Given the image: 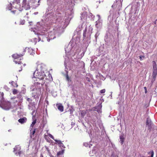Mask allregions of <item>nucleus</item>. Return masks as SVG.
<instances>
[{
  "label": "nucleus",
  "mask_w": 157,
  "mask_h": 157,
  "mask_svg": "<svg viewBox=\"0 0 157 157\" xmlns=\"http://www.w3.org/2000/svg\"><path fill=\"white\" fill-rule=\"evenodd\" d=\"M64 10L63 7L59 5L58 6L56 10L53 11V10H49L47 9L45 15L43 17L44 25L40 22L37 23L36 28L34 29L31 28V31H33L35 34V30L38 31L36 33L38 35L39 41L41 39L47 38V41L49 42L50 40L54 39L56 36H59L61 34L62 28L61 27H55L53 31L50 32H47L46 31L48 28V26L51 25L52 23L56 22L57 21L59 22H63L64 26L66 27L69 24L70 20L73 17L74 12L73 10L70 9L66 10L65 13L64 18L63 17Z\"/></svg>",
  "instance_id": "f257e3e1"
},
{
  "label": "nucleus",
  "mask_w": 157,
  "mask_h": 157,
  "mask_svg": "<svg viewBox=\"0 0 157 157\" xmlns=\"http://www.w3.org/2000/svg\"><path fill=\"white\" fill-rule=\"evenodd\" d=\"M71 50L69 52H67L65 53L67 55H68L67 54H68L69 53V56H66L65 58L64 61V66L65 67V71L66 72V80L68 82L71 81V79L69 78L68 75V71H67V68L66 67V64L67 62L68 59L70 58H71V59L74 61H75L76 60H77L78 59H79L82 58V54H80V49L78 48V47H76V48L75 47V48H71Z\"/></svg>",
  "instance_id": "f03ea898"
},
{
  "label": "nucleus",
  "mask_w": 157,
  "mask_h": 157,
  "mask_svg": "<svg viewBox=\"0 0 157 157\" xmlns=\"http://www.w3.org/2000/svg\"><path fill=\"white\" fill-rule=\"evenodd\" d=\"M80 32L74 33V34L73 37V39L69 42L67 46L65 48V51L67 53L69 52L71 50V48H75V47H78L80 40Z\"/></svg>",
  "instance_id": "7ed1b4c3"
},
{
  "label": "nucleus",
  "mask_w": 157,
  "mask_h": 157,
  "mask_svg": "<svg viewBox=\"0 0 157 157\" xmlns=\"http://www.w3.org/2000/svg\"><path fill=\"white\" fill-rule=\"evenodd\" d=\"M92 28L89 26L86 27L83 33V41L84 46L86 48L90 43V36L92 33Z\"/></svg>",
  "instance_id": "20e7f679"
},
{
  "label": "nucleus",
  "mask_w": 157,
  "mask_h": 157,
  "mask_svg": "<svg viewBox=\"0 0 157 157\" xmlns=\"http://www.w3.org/2000/svg\"><path fill=\"white\" fill-rule=\"evenodd\" d=\"M42 84L38 82H35L30 87L32 91V96L34 98H37L41 93V86Z\"/></svg>",
  "instance_id": "39448f33"
},
{
  "label": "nucleus",
  "mask_w": 157,
  "mask_h": 157,
  "mask_svg": "<svg viewBox=\"0 0 157 157\" xmlns=\"http://www.w3.org/2000/svg\"><path fill=\"white\" fill-rule=\"evenodd\" d=\"M4 93L0 92V107L5 110H9L11 108L10 102L3 98Z\"/></svg>",
  "instance_id": "423d86ee"
},
{
  "label": "nucleus",
  "mask_w": 157,
  "mask_h": 157,
  "mask_svg": "<svg viewBox=\"0 0 157 157\" xmlns=\"http://www.w3.org/2000/svg\"><path fill=\"white\" fill-rule=\"evenodd\" d=\"M33 78L36 79L35 80L38 81L39 80H42L44 79V77H45L44 72L41 71L38 73V71L36 70V71L33 73Z\"/></svg>",
  "instance_id": "0eeeda50"
},
{
  "label": "nucleus",
  "mask_w": 157,
  "mask_h": 157,
  "mask_svg": "<svg viewBox=\"0 0 157 157\" xmlns=\"http://www.w3.org/2000/svg\"><path fill=\"white\" fill-rule=\"evenodd\" d=\"M109 33H106L104 37V40L105 42V44L109 45L111 44L113 41V36L112 35H109Z\"/></svg>",
  "instance_id": "6e6552de"
},
{
  "label": "nucleus",
  "mask_w": 157,
  "mask_h": 157,
  "mask_svg": "<svg viewBox=\"0 0 157 157\" xmlns=\"http://www.w3.org/2000/svg\"><path fill=\"white\" fill-rule=\"evenodd\" d=\"M25 52V50L24 49L23 52L21 54L18 55L17 54H15L12 55V57L14 59V60L13 61L16 64L18 63L19 64L21 63V62L20 60H21V59H19L18 58L23 56L24 55Z\"/></svg>",
  "instance_id": "1a4fd4ad"
},
{
  "label": "nucleus",
  "mask_w": 157,
  "mask_h": 157,
  "mask_svg": "<svg viewBox=\"0 0 157 157\" xmlns=\"http://www.w3.org/2000/svg\"><path fill=\"white\" fill-rule=\"evenodd\" d=\"M152 67L153 68L152 77L153 78L155 79L157 75V65L155 62L154 61H152Z\"/></svg>",
  "instance_id": "9d476101"
},
{
  "label": "nucleus",
  "mask_w": 157,
  "mask_h": 157,
  "mask_svg": "<svg viewBox=\"0 0 157 157\" xmlns=\"http://www.w3.org/2000/svg\"><path fill=\"white\" fill-rule=\"evenodd\" d=\"M153 125L151 119L149 117H147V119L146 127H147L148 129L150 130L152 128Z\"/></svg>",
  "instance_id": "9b49d317"
},
{
  "label": "nucleus",
  "mask_w": 157,
  "mask_h": 157,
  "mask_svg": "<svg viewBox=\"0 0 157 157\" xmlns=\"http://www.w3.org/2000/svg\"><path fill=\"white\" fill-rule=\"evenodd\" d=\"M22 7L24 8L26 10H29L31 8L30 5L27 2V0H23Z\"/></svg>",
  "instance_id": "f8f14e48"
},
{
  "label": "nucleus",
  "mask_w": 157,
  "mask_h": 157,
  "mask_svg": "<svg viewBox=\"0 0 157 157\" xmlns=\"http://www.w3.org/2000/svg\"><path fill=\"white\" fill-rule=\"evenodd\" d=\"M20 149L21 147L19 145L16 146L14 148L13 152L17 155H20L21 153V151H20Z\"/></svg>",
  "instance_id": "ddd939ff"
},
{
  "label": "nucleus",
  "mask_w": 157,
  "mask_h": 157,
  "mask_svg": "<svg viewBox=\"0 0 157 157\" xmlns=\"http://www.w3.org/2000/svg\"><path fill=\"white\" fill-rule=\"evenodd\" d=\"M47 123V121L45 118L43 117L42 120L41 122V125L40 126L41 129H43L45 126V125Z\"/></svg>",
  "instance_id": "4468645a"
},
{
  "label": "nucleus",
  "mask_w": 157,
  "mask_h": 157,
  "mask_svg": "<svg viewBox=\"0 0 157 157\" xmlns=\"http://www.w3.org/2000/svg\"><path fill=\"white\" fill-rule=\"evenodd\" d=\"M101 107L102 105L101 104H99L98 106L94 108V110L97 111L99 113H101Z\"/></svg>",
  "instance_id": "2eb2a0df"
},
{
  "label": "nucleus",
  "mask_w": 157,
  "mask_h": 157,
  "mask_svg": "<svg viewBox=\"0 0 157 157\" xmlns=\"http://www.w3.org/2000/svg\"><path fill=\"white\" fill-rule=\"evenodd\" d=\"M97 16L98 17V19L96 21L95 25L97 28H99L101 26L102 22L99 20L101 18L100 15H97Z\"/></svg>",
  "instance_id": "dca6fc26"
},
{
  "label": "nucleus",
  "mask_w": 157,
  "mask_h": 157,
  "mask_svg": "<svg viewBox=\"0 0 157 157\" xmlns=\"http://www.w3.org/2000/svg\"><path fill=\"white\" fill-rule=\"evenodd\" d=\"M35 102L29 103L28 105V109L31 110H33L36 108L35 107Z\"/></svg>",
  "instance_id": "f3484780"
},
{
  "label": "nucleus",
  "mask_w": 157,
  "mask_h": 157,
  "mask_svg": "<svg viewBox=\"0 0 157 157\" xmlns=\"http://www.w3.org/2000/svg\"><path fill=\"white\" fill-rule=\"evenodd\" d=\"M81 20L83 21L85 20L87 18L86 13L85 12H83L81 14V16L80 17Z\"/></svg>",
  "instance_id": "a211bd4d"
},
{
  "label": "nucleus",
  "mask_w": 157,
  "mask_h": 157,
  "mask_svg": "<svg viewBox=\"0 0 157 157\" xmlns=\"http://www.w3.org/2000/svg\"><path fill=\"white\" fill-rule=\"evenodd\" d=\"M27 2L30 5V7L34 6V4L36 2V0H27Z\"/></svg>",
  "instance_id": "6ab92c4d"
},
{
  "label": "nucleus",
  "mask_w": 157,
  "mask_h": 157,
  "mask_svg": "<svg viewBox=\"0 0 157 157\" xmlns=\"http://www.w3.org/2000/svg\"><path fill=\"white\" fill-rule=\"evenodd\" d=\"M56 106H57L59 110L61 112H62L63 111V107L61 104H57L56 105Z\"/></svg>",
  "instance_id": "aec40b11"
},
{
  "label": "nucleus",
  "mask_w": 157,
  "mask_h": 157,
  "mask_svg": "<svg viewBox=\"0 0 157 157\" xmlns=\"http://www.w3.org/2000/svg\"><path fill=\"white\" fill-rule=\"evenodd\" d=\"M27 121V118L25 117L20 118L18 120V121L21 124H23L26 122Z\"/></svg>",
  "instance_id": "412c9836"
},
{
  "label": "nucleus",
  "mask_w": 157,
  "mask_h": 157,
  "mask_svg": "<svg viewBox=\"0 0 157 157\" xmlns=\"http://www.w3.org/2000/svg\"><path fill=\"white\" fill-rule=\"evenodd\" d=\"M23 100V98L22 96L20 95H18L17 98L15 100L16 102H21Z\"/></svg>",
  "instance_id": "4be33fe9"
},
{
  "label": "nucleus",
  "mask_w": 157,
  "mask_h": 157,
  "mask_svg": "<svg viewBox=\"0 0 157 157\" xmlns=\"http://www.w3.org/2000/svg\"><path fill=\"white\" fill-rule=\"evenodd\" d=\"M30 129V137H32L33 136V135L36 132V129H33L31 128Z\"/></svg>",
  "instance_id": "5701e85b"
},
{
  "label": "nucleus",
  "mask_w": 157,
  "mask_h": 157,
  "mask_svg": "<svg viewBox=\"0 0 157 157\" xmlns=\"http://www.w3.org/2000/svg\"><path fill=\"white\" fill-rule=\"evenodd\" d=\"M20 0H15L13 2H12L13 4V6L15 8H18V7L17 6H14V5H15V3L17 4H18L20 3Z\"/></svg>",
  "instance_id": "b1692460"
},
{
  "label": "nucleus",
  "mask_w": 157,
  "mask_h": 157,
  "mask_svg": "<svg viewBox=\"0 0 157 157\" xmlns=\"http://www.w3.org/2000/svg\"><path fill=\"white\" fill-rule=\"evenodd\" d=\"M82 29V25H78L76 30V31L74 33H77L80 32V31Z\"/></svg>",
  "instance_id": "393cba45"
},
{
  "label": "nucleus",
  "mask_w": 157,
  "mask_h": 157,
  "mask_svg": "<svg viewBox=\"0 0 157 157\" xmlns=\"http://www.w3.org/2000/svg\"><path fill=\"white\" fill-rule=\"evenodd\" d=\"M64 152V150H62L57 152V157H62L61 156L63 155Z\"/></svg>",
  "instance_id": "a878e982"
},
{
  "label": "nucleus",
  "mask_w": 157,
  "mask_h": 157,
  "mask_svg": "<svg viewBox=\"0 0 157 157\" xmlns=\"http://www.w3.org/2000/svg\"><path fill=\"white\" fill-rule=\"evenodd\" d=\"M45 139L47 142H49L51 144H52L53 145V144L54 143L53 141L51 140L50 138H45Z\"/></svg>",
  "instance_id": "bb28decb"
},
{
  "label": "nucleus",
  "mask_w": 157,
  "mask_h": 157,
  "mask_svg": "<svg viewBox=\"0 0 157 157\" xmlns=\"http://www.w3.org/2000/svg\"><path fill=\"white\" fill-rule=\"evenodd\" d=\"M36 120H34L32 122V124H31V125L30 126V129H31V128H33V127L34 126V125H35V123H36Z\"/></svg>",
  "instance_id": "cd10ccee"
},
{
  "label": "nucleus",
  "mask_w": 157,
  "mask_h": 157,
  "mask_svg": "<svg viewBox=\"0 0 157 157\" xmlns=\"http://www.w3.org/2000/svg\"><path fill=\"white\" fill-rule=\"evenodd\" d=\"M53 139V140L55 141L56 143V144H62V143L61 141L59 140H55L54 138H52Z\"/></svg>",
  "instance_id": "c85d7f7f"
},
{
  "label": "nucleus",
  "mask_w": 157,
  "mask_h": 157,
  "mask_svg": "<svg viewBox=\"0 0 157 157\" xmlns=\"http://www.w3.org/2000/svg\"><path fill=\"white\" fill-rule=\"evenodd\" d=\"M48 136L50 137H53L51 134L48 133V132H47L46 133H45V134L44 137H46V136Z\"/></svg>",
  "instance_id": "c756f323"
},
{
  "label": "nucleus",
  "mask_w": 157,
  "mask_h": 157,
  "mask_svg": "<svg viewBox=\"0 0 157 157\" xmlns=\"http://www.w3.org/2000/svg\"><path fill=\"white\" fill-rule=\"evenodd\" d=\"M12 4L11 3H10V4L8 5L7 7L9 10H11L12 9Z\"/></svg>",
  "instance_id": "7c9ffc66"
},
{
  "label": "nucleus",
  "mask_w": 157,
  "mask_h": 157,
  "mask_svg": "<svg viewBox=\"0 0 157 157\" xmlns=\"http://www.w3.org/2000/svg\"><path fill=\"white\" fill-rule=\"evenodd\" d=\"M99 34L100 33L98 32H97L95 34V37L96 41H97V37L99 36Z\"/></svg>",
  "instance_id": "2f4dec72"
},
{
  "label": "nucleus",
  "mask_w": 157,
  "mask_h": 157,
  "mask_svg": "<svg viewBox=\"0 0 157 157\" xmlns=\"http://www.w3.org/2000/svg\"><path fill=\"white\" fill-rule=\"evenodd\" d=\"M124 140V138H120V141L121 144H122L123 143Z\"/></svg>",
  "instance_id": "473e14b6"
},
{
  "label": "nucleus",
  "mask_w": 157,
  "mask_h": 157,
  "mask_svg": "<svg viewBox=\"0 0 157 157\" xmlns=\"http://www.w3.org/2000/svg\"><path fill=\"white\" fill-rule=\"evenodd\" d=\"M13 93L14 94H17V90L15 89H13Z\"/></svg>",
  "instance_id": "72a5a7b5"
},
{
  "label": "nucleus",
  "mask_w": 157,
  "mask_h": 157,
  "mask_svg": "<svg viewBox=\"0 0 157 157\" xmlns=\"http://www.w3.org/2000/svg\"><path fill=\"white\" fill-rule=\"evenodd\" d=\"M151 154V156H148L147 157H153L154 156V152L153 151H151L150 152Z\"/></svg>",
  "instance_id": "f704fd0d"
},
{
  "label": "nucleus",
  "mask_w": 157,
  "mask_h": 157,
  "mask_svg": "<svg viewBox=\"0 0 157 157\" xmlns=\"http://www.w3.org/2000/svg\"><path fill=\"white\" fill-rule=\"evenodd\" d=\"M25 22V21L24 20H21L20 21V24L21 25H24Z\"/></svg>",
  "instance_id": "c9c22d12"
},
{
  "label": "nucleus",
  "mask_w": 157,
  "mask_h": 157,
  "mask_svg": "<svg viewBox=\"0 0 157 157\" xmlns=\"http://www.w3.org/2000/svg\"><path fill=\"white\" fill-rule=\"evenodd\" d=\"M105 89H103L102 90H101L100 91V93L101 94L104 93H105Z\"/></svg>",
  "instance_id": "e433bc0d"
},
{
  "label": "nucleus",
  "mask_w": 157,
  "mask_h": 157,
  "mask_svg": "<svg viewBox=\"0 0 157 157\" xmlns=\"http://www.w3.org/2000/svg\"><path fill=\"white\" fill-rule=\"evenodd\" d=\"M84 145L85 147H88V146L90 147L89 144L88 143H84Z\"/></svg>",
  "instance_id": "4c0bfd02"
},
{
  "label": "nucleus",
  "mask_w": 157,
  "mask_h": 157,
  "mask_svg": "<svg viewBox=\"0 0 157 157\" xmlns=\"http://www.w3.org/2000/svg\"><path fill=\"white\" fill-rule=\"evenodd\" d=\"M4 88L7 91L9 89V88L6 86H5L4 87Z\"/></svg>",
  "instance_id": "58836bf2"
},
{
  "label": "nucleus",
  "mask_w": 157,
  "mask_h": 157,
  "mask_svg": "<svg viewBox=\"0 0 157 157\" xmlns=\"http://www.w3.org/2000/svg\"><path fill=\"white\" fill-rule=\"evenodd\" d=\"M86 81H88V82H90V79L88 77H86Z\"/></svg>",
  "instance_id": "ea45409f"
},
{
  "label": "nucleus",
  "mask_w": 157,
  "mask_h": 157,
  "mask_svg": "<svg viewBox=\"0 0 157 157\" xmlns=\"http://www.w3.org/2000/svg\"><path fill=\"white\" fill-rule=\"evenodd\" d=\"M144 56H140V60H142L144 58Z\"/></svg>",
  "instance_id": "a19ab883"
},
{
  "label": "nucleus",
  "mask_w": 157,
  "mask_h": 157,
  "mask_svg": "<svg viewBox=\"0 0 157 157\" xmlns=\"http://www.w3.org/2000/svg\"><path fill=\"white\" fill-rule=\"evenodd\" d=\"M144 89L145 90V93L146 94L147 93V88L145 86L144 87Z\"/></svg>",
  "instance_id": "79ce46f5"
},
{
  "label": "nucleus",
  "mask_w": 157,
  "mask_h": 157,
  "mask_svg": "<svg viewBox=\"0 0 157 157\" xmlns=\"http://www.w3.org/2000/svg\"><path fill=\"white\" fill-rule=\"evenodd\" d=\"M95 149H94L92 150V152L94 154H96V152L95 151Z\"/></svg>",
  "instance_id": "37998d69"
},
{
  "label": "nucleus",
  "mask_w": 157,
  "mask_h": 157,
  "mask_svg": "<svg viewBox=\"0 0 157 157\" xmlns=\"http://www.w3.org/2000/svg\"><path fill=\"white\" fill-rule=\"evenodd\" d=\"M35 113V110H33V112H32V115L33 116H35V115L34 114V113Z\"/></svg>",
  "instance_id": "c03bdc74"
},
{
  "label": "nucleus",
  "mask_w": 157,
  "mask_h": 157,
  "mask_svg": "<svg viewBox=\"0 0 157 157\" xmlns=\"http://www.w3.org/2000/svg\"><path fill=\"white\" fill-rule=\"evenodd\" d=\"M116 5V3H114L112 6V8H113V7H114Z\"/></svg>",
  "instance_id": "a18cd8bd"
},
{
  "label": "nucleus",
  "mask_w": 157,
  "mask_h": 157,
  "mask_svg": "<svg viewBox=\"0 0 157 157\" xmlns=\"http://www.w3.org/2000/svg\"><path fill=\"white\" fill-rule=\"evenodd\" d=\"M27 100L28 101H31L30 98H28L27 99Z\"/></svg>",
  "instance_id": "49530a36"
},
{
  "label": "nucleus",
  "mask_w": 157,
  "mask_h": 157,
  "mask_svg": "<svg viewBox=\"0 0 157 157\" xmlns=\"http://www.w3.org/2000/svg\"><path fill=\"white\" fill-rule=\"evenodd\" d=\"M60 146H62L63 147H65L64 146V145L63 144V143H62V144H60Z\"/></svg>",
  "instance_id": "de8ad7c7"
},
{
  "label": "nucleus",
  "mask_w": 157,
  "mask_h": 157,
  "mask_svg": "<svg viewBox=\"0 0 157 157\" xmlns=\"http://www.w3.org/2000/svg\"><path fill=\"white\" fill-rule=\"evenodd\" d=\"M16 10H13V11H11V12H12L13 13V14H15V12H16Z\"/></svg>",
  "instance_id": "09e8293b"
},
{
  "label": "nucleus",
  "mask_w": 157,
  "mask_h": 157,
  "mask_svg": "<svg viewBox=\"0 0 157 157\" xmlns=\"http://www.w3.org/2000/svg\"><path fill=\"white\" fill-rule=\"evenodd\" d=\"M156 21H156V20L155 21H154L153 22V24H154V25H155V24H156Z\"/></svg>",
  "instance_id": "8fccbe9b"
},
{
  "label": "nucleus",
  "mask_w": 157,
  "mask_h": 157,
  "mask_svg": "<svg viewBox=\"0 0 157 157\" xmlns=\"http://www.w3.org/2000/svg\"><path fill=\"white\" fill-rule=\"evenodd\" d=\"M38 14V12H36L34 13L33 14L34 15H37Z\"/></svg>",
  "instance_id": "3c124183"
},
{
  "label": "nucleus",
  "mask_w": 157,
  "mask_h": 157,
  "mask_svg": "<svg viewBox=\"0 0 157 157\" xmlns=\"http://www.w3.org/2000/svg\"><path fill=\"white\" fill-rule=\"evenodd\" d=\"M92 13H90V16H92Z\"/></svg>",
  "instance_id": "603ef678"
},
{
  "label": "nucleus",
  "mask_w": 157,
  "mask_h": 157,
  "mask_svg": "<svg viewBox=\"0 0 157 157\" xmlns=\"http://www.w3.org/2000/svg\"><path fill=\"white\" fill-rule=\"evenodd\" d=\"M22 69H20V70H19V71L20 72L22 71Z\"/></svg>",
  "instance_id": "864d4df0"
},
{
  "label": "nucleus",
  "mask_w": 157,
  "mask_h": 157,
  "mask_svg": "<svg viewBox=\"0 0 157 157\" xmlns=\"http://www.w3.org/2000/svg\"><path fill=\"white\" fill-rule=\"evenodd\" d=\"M72 125H74L75 124V123H72Z\"/></svg>",
  "instance_id": "5fc2aeb1"
},
{
  "label": "nucleus",
  "mask_w": 157,
  "mask_h": 157,
  "mask_svg": "<svg viewBox=\"0 0 157 157\" xmlns=\"http://www.w3.org/2000/svg\"><path fill=\"white\" fill-rule=\"evenodd\" d=\"M11 83H12V84H13V83H14V82L13 81H12V82Z\"/></svg>",
  "instance_id": "6e6d98bb"
},
{
  "label": "nucleus",
  "mask_w": 157,
  "mask_h": 157,
  "mask_svg": "<svg viewBox=\"0 0 157 157\" xmlns=\"http://www.w3.org/2000/svg\"><path fill=\"white\" fill-rule=\"evenodd\" d=\"M102 133L104 134L105 133V131H103V132H102Z\"/></svg>",
  "instance_id": "4d7b16f0"
},
{
  "label": "nucleus",
  "mask_w": 157,
  "mask_h": 157,
  "mask_svg": "<svg viewBox=\"0 0 157 157\" xmlns=\"http://www.w3.org/2000/svg\"><path fill=\"white\" fill-rule=\"evenodd\" d=\"M22 10H23V9H21V10H19V11H22Z\"/></svg>",
  "instance_id": "13d9d810"
},
{
  "label": "nucleus",
  "mask_w": 157,
  "mask_h": 157,
  "mask_svg": "<svg viewBox=\"0 0 157 157\" xmlns=\"http://www.w3.org/2000/svg\"><path fill=\"white\" fill-rule=\"evenodd\" d=\"M28 15V13H26V15Z\"/></svg>",
  "instance_id": "bf43d9fd"
},
{
  "label": "nucleus",
  "mask_w": 157,
  "mask_h": 157,
  "mask_svg": "<svg viewBox=\"0 0 157 157\" xmlns=\"http://www.w3.org/2000/svg\"><path fill=\"white\" fill-rule=\"evenodd\" d=\"M101 2V1H99V3H100Z\"/></svg>",
  "instance_id": "052dcab7"
},
{
  "label": "nucleus",
  "mask_w": 157,
  "mask_h": 157,
  "mask_svg": "<svg viewBox=\"0 0 157 157\" xmlns=\"http://www.w3.org/2000/svg\"><path fill=\"white\" fill-rule=\"evenodd\" d=\"M120 137L121 138V137H122L121 136H120Z\"/></svg>",
  "instance_id": "680f3d73"
},
{
  "label": "nucleus",
  "mask_w": 157,
  "mask_h": 157,
  "mask_svg": "<svg viewBox=\"0 0 157 157\" xmlns=\"http://www.w3.org/2000/svg\"><path fill=\"white\" fill-rule=\"evenodd\" d=\"M25 65H26V64H24L23 65H24V66H25Z\"/></svg>",
  "instance_id": "e2e57ef3"
},
{
  "label": "nucleus",
  "mask_w": 157,
  "mask_h": 157,
  "mask_svg": "<svg viewBox=\"0 0 157 157\" xmlns=\"http://www.w3.org/2000/svg\"><path fill=\"white\" fill-rule=\"evenodd\" d=\"M4 118H3V120H4V121H5L4 120Z\"/></svg>",
  "instance_id": "0e129e2a"
},
{
  "label": "nucleus",
  "mask_w": 157,
  "mask_h": 157,
  "mask_svg": "<svg viewBox=\"0 0 157 157\" xmlns=\"http://www.w3.org/2000/svg\"><path fill=\"white\" fill-rule=\"evenodd\" d=\"M51 157H53V156H52V155L51 156Z\"/></svg>",
  "instance_id": "69168bd1"
},
{
  "label": "nucleus",
  "mask_w": 157,
  "mask_h": 157,
  "mask_svg": "<svg viewBox=\"0 0 157 157\" xmlns=\"http://www.w3.org/2000/svg\"><path fill=\"white\" fill-rule=\"evenodd\" d=\"M32 23V22H29V23Z\"/></svg>",
  "instance_id": "338daca9"
},
{
  "label": "nucleus",
  "mask_w": 157,
  "mask_h": 157,
  "mask_svg": "<svg viewBox=\"0 0 157 157\" xmlns=\"http://www.w3.org/2000/svg\"><path fill=\"white\" fill-rule=\"evenodd\" d=\"M10 130H8V131H9V132L10 131Z\"/></svg>",
  "instance_id": "774afa93"
}]
</instances>
